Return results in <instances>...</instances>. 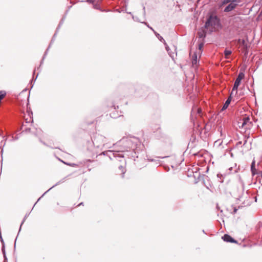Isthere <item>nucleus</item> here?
Here are the masks:
<instances>
[{
	"instance_id": "4be33fe9",
	"label": "nucleus",
	"mask_w": 262,
	"mask_h": 262,
	"mask_svg": "<svg viewBox=\"0 0 262 262\" xmlns=\"http://www.w3.org/2000/svg\"><path fill=\"white\" fill-rule=\"evenodd\" d=\"M247 142V140H245V142H244V145H245Z\"/></svg>"
},
{
	"instance_id": "20e7f679",
	"label": "nucleus",
	"mask_w": 262,
	"mask_h": 262,
	"mask_svg": "<svg viewBox=\"0 0 262 262\" xmlns=\"http://www.w3.org/2000/svg\"><path fill=\"white\" fill-rule=\"evenodd\" d=\"M251 123L249 117H244L238 121V124L239 128L247 129L249 128Z\"/></svg>"
},
{
	"instance_id": "423d86ee",
	"label": "nucleus",
	"mask_w": 262,
	"mask_h": 262,
	"mask_svg": "<svg viewBox=\"0 0 262 262\" xmlns=\"http://www.w3.org/2000/svg\"><path fill=\"white\" fill-rule=\"evenodd\" d=\"M105 138L101 135L96 137L93 140V143L97 147H100L104 145Z\"/></svg>"
},
{
	"instance_id": "dca6fc26",
	"label": "nucleus",
	"mask_w": 262,
	"mask_h": 262,
	"mask_svg": "<svg viewBox=\"0 0 262 262\" xmlns=\"http://www.w3.org/2000/svg\"><path fill=\"white\" fill-rule=\"evenodd\" d=\"M218 130L220 132L221 136L225 137V135L223 133V128L221 126L219 127Z\"/></svg>"
},
{
	"instance_id": "9d476101",
	"label": "nucleus",
	"mask_w": 262,
	"mask_h": 262,
	"mask_svg": "<svg viewBox=\"0 0 262 262\" xmlns=\"http://www.w3.org/2000/svg\"><path fill=\"white\" fill-rule=\"evenodd\" d=\"M251 170L252 174L254 175L256 173V169L255 168V161H253L251 165Z\"/></svg>"
},
{
	"instance_id": "a211bd4d",
	"label": "nucleus",
	"mask_w": 262,
	"mask_h": 262,
	"mask_svg": "<svg viewBox=\"0 0 262 262\" xmlns=\"http://www.w3.org/2000/svg\"><path fill=\"white\" fill-rule=\"evenodd\" d=\"M203 46V43H200V44H199V49L200 51L201 50V49H202V48Z\"/></svg>"
},
{
	"instance_id": "7ed1b4c3",
	"label": "nucleus",
	"mask_w": 262,
	"mask_h": 262,
	"mask_svg": "<svg viewBox=\"0 0 262 262\" xmlns=\"http://www.w3.org/2000/svg\"><path fill=\"white\" fill-rule=\"evenodd\" d=\"M244 76H245V74L243 72H240L238 74V75L234 82V85H233V87L232 88V91L231 93V95H233L234 92H235V94L237 93V89L238 88V86L239 85V84L241 82V80L244 78Z\"/></svg>"
},
{
	"instance_id": "f257e3e1",
	"label": "nucleus",
	"mask_w": 262,
	"mask_h": 262,
	"mask_svg": "<svg viewBox=\"0 0 262 262\" xmlns=\"http://www.w3.org/2000/svg\"><path fill=\"white\" fill-rule=\"evenodd\" d=\"M137 139L136 138H123L121 141L120 143L123 145L125 148L121 151V152L116 151H115L113 155L114 158H123L124 156L122 152L125 151H128L130 149H134L136 146L135 143L136 142Z\"/></svg>"
},
{
	"instance_id": "6ab92c4d",
	"label": "nucleus",
	"mask_w": 262,
	"mask_h": 262,
	"mask_svg": "<svg viewBox=\"0 0 262 262\" xmlns=\"http://www.w3.org/2000/svg\"><path fill=\"white\" fill-rule=\"evenodd\" d=\"M2 251H3V253L4 255V256H5V247H4V245H3V248H2Z\"/></svg>"
},
{
	"instance_id": "0eeeda50",
	"label": "nucleus",
	"mask_w": 262,
	"mask_h": 262,
	"mask_svg": "<svg viewBox=\"0 0 262 262\" xmlns=\"http://www.w3.org/2000/svg\"><path fill=\"white\" fill-rule=\"evenodd\" d=\"M222 239L226 242L232 243H237L235 240H234L231 236L228 234H225L223 236H222Z\"/></svg>"
},
{
	"instance_id": "f03ea898",
	"label": "nucleus",
	"mask_w": 262,
	"mask_h": 262,
	"mask_svg": "<svg viewBox=\"0 0 262 262\" xmlns=\"http://www.w3.org/2000/svg\"><path fill=\"white\" fill-rule=\"evenodd\" d=\"M220 26V19L216 15H210L207 19L205 28L212 32L215 31Z\"/></svg>"
},
{
	"instance_id": "a878e982",
	"label": "nucleus",
	"mask_w": 262,
	"mask_h": 262,
	"mask_svg": "<svg viewBox=\"0 0 262 262\" xmlns=\"http://www.w3.org/2000/svg\"><path fill=\"white\" fill-rule=\"evenodd\" d=\"M166 49L167 50H168V47H166Z\"/></svg>"
},
{
	"instance_id": "6e6552de",
	"label": "nucleus",
	"mask_w": 262,
	"mask_h": 262,
	"mask_svg": "<svg viewBox=\"0 0 262 262\" xmlns=\"http://www.w3.org/2000/svg\"><path fill=\"white\" fill-rule=\"evenodd\" d=\"M192 64L194 67L197 66V55L196 53H194L192 55Z\"/></svg>"
},
{
	"instance_id": "412c9836",
	"label": "nucleus",
	"mask_w": 262,
	"mask_h": 262,
	"mask_svg": "<svg viewBox=\"0 0 262 262\" xmlns=\"http://www.w3.org/2000/svg\"><path fill=\"white\" fill-rule=\"evenodd\" d=\"M148 27L151 30H152L154 32L155 31L151 27H150V26H148Z\"/></svg>"
},
{
	"instance_id": "aec40b11",
	"label": "nucleus",
	"mask_w": 262,
	"mask_h": 262,
	"mask_svg": "<svg viewBox=\"0 0 262 262\" xmlns=\"http://www.w3.org/2000/svg\"><path fill=\"white\" fill-rule=\"evenodd\" d=\"M242 144V142H238L237 143V145H241Z\"/></svg>"
},
{
	"instance_id": "9b49d317",
	"label": "nucleus",
	"mask_w": 262,
	"mask_h": 262,
	"mask_svg": "<svg viewBox=\"0 0 262 262\" xmlns=\"http://www.w3.org/2000/svg\"><path fill=\"white\" fill-rule=\"evenodd\" d=\"M239 42H241V45L243 46V49H244L245 50H246H246H247V49L248 47H247V43H246V42L245 40H243H243H241L239 39Z\"/></svg>"
},
{
	"instance_id": "39448f33",
	"label": "nucleus",
	"mask_w": 262,
	"mask_h": 262,
	"mask_svg": "<svg viewBox=\"0 0 262 262\" xmlns=\"http://www.w3.org/2000/svg\"><path fill=\"white\" fill-rule=\"evenodd\" d=\"M241 0H235L234 1H232V3H229L225 8L224 12H229L236 8V7L238 5V4L240 3Z\"/></svg>"
},
{
	"instance_id": "4468645a",
	"label": "nucleus",
	"mask_w": 262,
	"mask_h": 262,
	"mask_svg": "<svg viewBox=\"0 0 262 262\" xmlns=\"http://www.w3.org/2000/svg\"><path fill=\"white\" fill-rule=\"evenodd\" d=\"M28 105H29V103H28V102L27 103V104H26V105H27V113L28 114V115H29V117H30V119H29V120L28 121H27V122H30V121H31V120H32V118H31V116H30V107H29V108L28 107Z\"/></svg>"
},
{
	"instance_id": "cd10ccee",
	"label": "nucleus",
	"mask_w": 262,
	"mask_h": 262,
	"mask_svg": "<svg viewBox=\"0 0 262 262\" xmlns=\"http://www.w3.org/2000/svg\"><path fill=\"white\" fill-rule=\"evenodd\" d=\"M82 204V203H80V204H79V205H80Z\"/></svg>"
},
{
	"instance_id": "f8f14e48",
	"label": "nucleus",
	"mask_w": 262,
	"mask_h": 262,
	"mask_svg": "<svg viewBox=\"0 0 262 262\" xmlns=\"http://www.w3.org/2000/svg\"><path fill=\"white\" fill-rule=\"evenodd\" d=\"M154 33H155V35H156V36L158 37V38L159 39V40L161 41H163L165 45H166V43L165 40L163 39V38L162 36H161L159 33H157L156 32L154 31Z\"/></svg>"
},
{
	"instance_id": "393cba45",
	"label": "nucleus",
	"mask_w": 262,
	"mask_h": 262,
	"mask_svg": "<svg viewBox=\"0 0 262 262\" xmlns=\"http://www.w3.org/2000/svg\"><path fill=\"white\" fill-rule=\"evenodd\" d=\"M236 210H237V209H235L234 211V212H236Z\"/></svg>"
},
{
	"instance_id": "f3484780",
	"label": "nucleus",
	"mask_w": 262,
	"mask_h": 262,
	"mask_svg": "<svg viewBox=\"0 0 262 262\" xmlns=\"http://www.w3.org/2000/svg\"><path fill=\"white\" fill-rule=\"evenodd\" d=\"M235 0H224L222 2V5H226L228 3H232V1H234Z\"/></svg>"
},
{
	"instance_id": "ddd939ff",
	"label": "nucleus",
	"mask_w": 262,
	"mask_h": 262,
	"mask_svg": "<svg viewBox=\"0 0 262 262\" xmlns=\"http://www.w3.org/2000/svg\"><path fill=\"white\" fill-rule=\"evenodd\" d=\"M232 53V51L231 50H229L227 49H226L224 51V54L226 58H228V56Z\"/></svg>"
},
{
	"instance_id": "1a4fd4ad",
	"label": "nucleus",
	"mask_w": 262,
	"mask_h": 262,
	"mask_svg": "<svg viewBox=\"0 0 262 262\" xmlns=\"http://www.w3.org/2000/svg\"><path fill=\"white\" fill-rule=\"evenodd\" d=\"M231 96H230L228 98V99L226 101L225 103H224V104L222 108V111H224V110H226V108H227L229 104L231 102Z\"/></svg>"
},
{
	"instance_id": "b1692460",
	"label": "nucleus",
	"mask_w": 262,
	"mask_h": 262,
	"mask_svg": "<svg viewBox=\"0 0 262 262\" xmlns=\"http://www.w3.org/2000/svg\"><path fill=\"white\" fill-rule=\"evenodd\" d=\"M24 221H25V220H23V221L21 223V224L24 223Z\"/></svg>"
},
{
	"instance_id": "bb28decb",
	"label": "nucleus",
	"mask_w": 262,
	"mask_h": 262,
	"mask_svg": "<svg viewBox=\"0 0 262 262\" xmlns=\"http://www.w3.org/2000/svg\"><path fill=\"white\" fill-rule=\"evenodd\" d=\"M111 117H115V116H113V115H111Z\"/></svg>"
},
{
	"instance_id": "2eb2a0df",
	"label": "nucleus",
	"mask_w": 262,
	"mask_h": 262,
	"mask_svg": "<svg viewBox=\"0 0 262 262\" xmlns=\"http://www.w3.org/2000/svg\"><path fill=\"white\" fill-rule=\"evenodd\" d=\"M198 35L200 38H204L206 36L204 31L199 32Z\"/></svg>"
},
{
	"instance_id": "5701e85b",
	"label": "nucleus",
	"mask_w": 262,
	"mask_h": 262,
	"mask_svg": "<svg viewBox=\"0 0 262 262\" xmlns=\"http://www.w3.org/2000/svg\"><path fill=\"white\" fill-rule=\"evenodd\" d=\"M1 241H2V242H3V239H2V237H1Z\"/></svg>"
}]
</instances>
